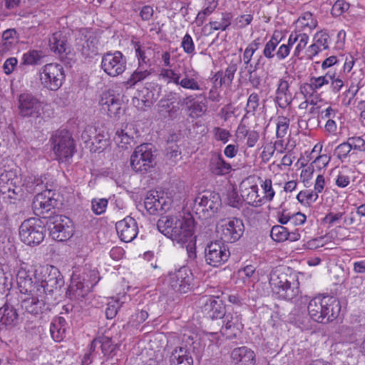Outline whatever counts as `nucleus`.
<instances>
[{"mask_svg": "<svg viewBox=\"0 0 365 365\" xmlns=\"http://www.w3.org/2000/svg\"><path fill=\"white\" fill-rule=\"evenodd\" d=\"M269 284L273 294L279 299L292 300L299 293L297 280L280 269L273 270L270 273Z\"/></svg>", "mask_w": 365, "mask_h": 365, "instance_id": "nucleus-1", "label": "nucleus"}, {"mask_svg": "<svg viewBox=\"0 0 365 365\" xmlns=\"http://www.w3.org/2000/svg\"><path fill=\"white\" fill-rule=\"evenodd\" d=\"M160 76L168 83H173L185 89L190 91L202 90L201 85L197 80L198 73L185 66L173 69L163 68L161 71Z\"/></svg>", "mask_w": 365, "mask_h": 365, "instance_id": "nucleus-2", "label": "nucleus"}, {"mask_svg": "<svg viewBox=\"0 0 365 365\" xmlns=\"http://www.w3.org/2000/svg\"><path fill=\"white\" fill-rule=\"evenodd\" d=\"M35 279L38 281V289L53 298L54 289H60L64 284V280L58 269L53 265L41 267L35 270Z\"/></svg>", "mask_w": 365, "mask_h": 365, "instance_id": "nucleus-3", "label": "nucleus"}, {"mask_svg": "<svg viewBox=\"0 0 365 365\" xmlns=\"http://www.w3.org/2000/svg\"><path fill=\"white\" fill-rule=\"evenodd\" d=\"M45 222L36 217L24 220L19 227L21 240L27 245H38L45 237Z\"/></svg>", "mask_w": 365, "mask_h": 365, "instance_id": "nucleus-4", "label": "nucleus"}, {"mask_svg": "<svg viewBox=\"0 0 365 365\" xmlns=\"http://www.w3.org/2000/svg\"><path fill=\"white\" fill-rule=\"evenodd\" d=\"M50 141L53 150L60 160H66L73 157L76 152V145L71 133L66 129L57 130Z\"/></svg>", "mask_w": 365, "mask_h": 365, "instance_id": "nucleus-5", "label": "nucleus"}, {"mask_svg": "<svg viewBox=\"0 0 365 365\" xmlns=\"http://www.w3.org/2000/svg\"><path fill=\"white\" fill-rule=\"evenodd\" d=\"M153 145L148 143L137 146L130 156V165L135 173L145 174L155 165Z\"/></svg>", "mask_w": 365, "mask_h": 365, "instance_id": "nucleus-6", "label": "nucleus"}, {"mask_svg": "<svg viewBox=\"0 0 365 365\" xmlns=\"http://www.w3.org/2000/svg\"><path fill=\"white\" fill-rule=\"evenodd\" d=\"M45 225L48 227L52 238L57 241H66L73 235L71 220L63 215H55L43 217Z\"/></svg>", "mask_w": 365, "mask_h": 365, "instance_id": "nucleus-7", "label": "nucleus"}, {"mask_svg": "<svg viewBox=\"0 0 365 365\" xmlns=\"http://www.w3.org/2000/svg\"><path fill=\"white\" fill-rule=\"evenodd\" d=\"M41 83L43 88L56 91H58L65 80L63 66L58 63H47L39 71Z\"/></svg>", "mask_w": 365, "mask_h": 365, "instance_id": "nucleus-8", "label": "nucleus"}, {"mask_svg": "<svg viewBox=\"0 0 365 365\" xmlns=\"http://www.w3.org/2000/svg\"><path fill=\"white\" fill-rule=\"evenodd\" d=\"M216 231L222 241L232 243L241 238L245 226L242 220L239 218L222 220L217 225Z\"/></svg>", "mask_w": 365, "mask_h": 365, "instance_id": "nucleus-9", "label": "nucleus"}, {"mask_svg": "<svg viewBox=\"0 0 365 365\" xmlns=\"http://www.w3.org/2000/svg\"><path fill=\"white\" fill-rule=\"evenodd\" d=\"M221 205L218 193L205 190L198 194L194 201V208L197 213L203 212L205 217L212 216Z\"/></svg>", "mask_w": 365, "mask_h": 365, "instance_id": "nucleus-10", "label": "nucleus"}, {"mask_svg": "<svg viewBox=\"0 0 365 365\" xmlns=\"http://www.w3.org/2000/svg\"><path fill=\"white\" fill-rule=\"evenodd\" d=\"M126 63V58L120 51H108L102 56L101 68L108 76L116 77L125 71Z\"/></svg>", "mask_w": 365, "mask_h": 365, "instance_id": "nucleus-11", "label": "nucleus"}, {"mask_svg": "<svg viewBox=\"0 0 365 365\" xmlns=\"http://www.w3.org/2000/svg\"><path fill=\"white\" fill-rule=\"evenodd\" d=\"M230 255L229 249L222 241L210 242L205 248V262L214 267H218L225 263Z\"/></svg>", "mask_w": 365, "mask_h": 365, "instance_id": "nucleus-12", "label": "nucleus"}, {"mask_svg": "<svg viewBox=\"0 0 365 365\" xmlns=\"http://www.w3.org/2000/svg\"><path fill=\"white\" fill-rule=\"evenodd\" d=\"M29 294L31 297L22 299L21 303V307L26 312L36 316L51 309V297L40 292H34Z\"/></svg>", "mask_w": 365, "mask_h": 365, "instance_id": "nucleus-13", "label": "nucleus"}, {"mask_svg": "<svg viewBox=\"0 0 365 365\" xmlns=\"http://www.w3.org/2000/svg\"><path fill=\"white\" fill-rule=\"evenodd\" d=\"M19 113L23 118H37L41 115L42 104L31 93H24L19 96Z\"/></svg>", "mask_w": 365, "mask_h": 365, "instance_id": "nucleus-14", "label": "nucleus"}, {"mask_svg": "<svg viewBox=\"0 0 365 365\" xmlns=\"http://www.w3.org/2000/svg\"><path fill=\"white\" fill-rule=\"evenodd\" d=\"M182 223H185V216H163L158 220L157 227L159 232L174 241V239H181L178 232V229H181Z\"/></svg>", "mask_w": 365, "mask_h": 365, "instance_id": "nucleus-15", "label": "nucleus"}, {"mask_svg": "<svg viewBox=\"0 0 365 365\" xmlns=\"http://www.w3.org/2000/svg\"><path fill=\"white\" fill-rule=\"evenodd\" d=\"M171 200L165 197L163 193L155 190L149 191L144 200L146 210L150 215H157L160 211H167L170 209Z\"/></svg>", "mask_w": 365, "mask_h": 365, "instance_id": "nucleus-16", "label": "nucleus"}, {"mask_svg": "<svg viewBox=\"0 0 365 365\" xmlns=\"http://www.w3.org/2000/svg\"><path fill=\"white\" fill-rule=\"evenodd\" d=\"M220 331L228 339L236 338L243 329L242 316L237 312H227L222 317Z\"/></svg>", "mask_w": 365, "mask_h": 365, "instance_id": "nucleus-17", "label": "nucleus"}, {"mask_svg": "<svg viewBox=\"0 0 365 365\" xmlns=\"http://www.w3.org/2000/svg\"><path fill=\"white\" fill-rule=\"evenodd\" d=\"M169 283L172 289L180 293H187L190 289L192 274L186 267H182L169 274Z\"/></svg>", "mask_w": 365, "mask_h": 365, "instance_id": "nucleus-18", "label": "nucleus"}, {"mask_svg": "<svg viewBox=\"0 0 365 365\" xmlns=\"http://www.w3.org/2000/svg\"><path fill=\"white\" fill-rule=\"evenodd\" d=\"M115 229L120 240L125 242H132L138 233L137 222L130 216L117 222Z\"/></svg>", "mask_w": 365, "mask_h": 365, "instance_id": "nucleus-19", "label": "nucleus"}, {"mask_svg": "<svg viewBox=\"0 0 365 365\" xmlns=\"http://www.w3.org/2000/svg\"><path fill=\"white\" fill-rule=\"evenodd\" d=\"M18 178L12 170L5 171L0 175V192L7 195L8 198L16 200L21 189L16 185Z\"/></svg>", "mask_w": 365, "mask_h": 365, "instance_id": "nucleus-20", "label": "nucleus"}, {"mask_svg": "<svg viewBox=\"0 0 365 365\" xmlns=\"http://www.w3.org/2000/svg\"><path fill=\"white\" fill-rule=\"evenodd\" d=\"M33 276L35 277V274L32 271L26 270L23 267L19 269L16 274V282L21 293L30 294L34 292H39L38 281L36 279L34 282Z\"/></svg>", "mask_w": 365, "mask_h": 365, "instance_id": "nucleus-21", "label": "nucleus"}, {"mask_svg": "<svg viewBox=\"0 0 365 365\" xmlns=\"http://www.w3.org/2000/svg\"><path fill=\"white\" fill-rule=\"evenodd\" d=\"M49 46L52 51L58 54L61 58H67L71 53V47L68 42V37L62 31L53 34L49 38Z\"/></svg>", "mask_w": 365, "mask_h": 365, "instance_id": "nucleus-22", "label": "nucleus"}, {"mask_svg": "<svg viewBox=\"0 0 365 365\" xmlns=\"http://www.w3.org/2000/svg\"><path fill=\"white\" fill-rule=\"evenodd\" d=\"M78 41V49L86 58H91L98 53V39L93 34H82Z\"/></svg>", "mask_w": 365, "mask_h": 365, "instance_id": "nucleus-23", "label": "nucleus"}, {"mask_svg": "<svg viewBox=\"0 0 365 365\" xmlns=\"http://www.w3.org/2000/svg\"><path fill=\"white\" fill-rule=\"evenodd\" d=\"M90 292L91 290L89 282L83 280L81 275L73 274L67 289L66 295L71 299H79L85 297Z\"/></svg>", "mask_w": 365, "mask_h": 365, "instance_id": "nucleus-24", "label": "nucleus"}, {"mask_svg": "<svg viewBox=\"0 0 365 365\" xmlns=\"http://www.w3.org/2000/svg\"><path fill=\"white\" fill-rule=\"evenodd\" d=\"M202 311L212 319H221L227 313L222 300L213 297L205 299Z\"/></svg>", "mask_w": 365, "mask_h": 365, "instance_id": "nucleus-25", "label": "nucleus"}, {"mask_svg": "<svg viewBox=\"0 0 365 365\" xmlns=\"http://www.w3.org/2000/svg\"><path fill=\"white\" fill-rule=\"evenodd\" d=\"M208 170L215 176H222L231 172L232 166L224 160L221 153H212L209 160Z\"/></svg>", "mask_w": 365, "mask_h": 365, "instance_id": "nucleus-26", "label": "nucleus"}, {"mask_svg": "<svg viewBox=\"0 0 365 365\" xmlns=\"http://www.w3.org/2000/svg\"><path fill=\"white\" fill-rule=\"evenodd\" d=\"M290 84L285 78H281L275 92L274 102L281 108L285 109L292 104V95L289 91Z\"/></svg>", "mask_w": 365, "mask_h": 365, "instance_id": "nucleus-27", "label": "nucleus"}, {"mask_svg": "<svg viewBox=\"0 0 365 365\" xmlns=\"http://www.w3.org/2000/svg\"><path fill=\"white\" fill-rule=\"evenodd\" d=\"M230 357L235 365H255L256 363L255 352L247 346L235 348Z\"/></svg>", "mask_w": 365, "mask_h": 365, "instance_id": "nucleus-28", "label": "nucleus"}, {"mask_svg": "<svg viewBox=\"0 0 365 365\" xmlns=\"http://www.w3.org/2000/svg\"><path fill=\"white\" fill-rule=\"evenodd\" d=\"M56 205V200H53L51 196H46V193L38 194L33 202V208L36 215H42L43 217H50L46 214L53 210Z\"/></svg>", "mask_w": 365, "mask_h": 365, "instance_id": "nucleus-29", "label": "nucleus"}, {"mask_svg": "<svg viewBox=\"0 0 365 365\" xmlns=\"http://www.w3.org/2000/svg\"><path fill=\"white\" fill-rule=\"evenodd\" d=\"M325 296H318L312 299L307 307L310 317L318 323L324 324V315L325 314L324 302Z\"/></svg>", "mask_w": 365, "mask_h": 365, "instance_id": "nucleus-30", "label": "nucleus"}, {"mask_svg": "<svg viewBox=\"0 0 365 365\" xmlns=\"http://www.w3.org/2000/svg\"><path fill=\"white\" fill-rule=\"evenodd\" d=\"M324 302V324H327L333 322L339 317L341 306L339 299L334 296L325 295Z\"/></svg>", "mask_w": 365, "mask_h": 365, "instance_id": "nucleus-31", "label": "nucleus"}, {"mask_svg": "<svg viewBox=\"0 0 365 365\" xmlns=\"http://www.w3.org/2000/svg\"><path fill=\"white\" fill-rule=\"evenodd\" d=\"M169 365H193V358L186 347L178 346L170 354Z\"/></svg>", "mask_w": 365, "mask_h": 365, "instance_id": "nucleus-32", "label": "nucleus"}, {"mask_svg": "<svg viewBox=\"0 0 365 365\" xmlns=\"http://www.w3.org/2000/svg\"><path fill=\"white\" fill-rule=\"evenodd\" d=\"M175 95V93H170L159 101L160 112L165 118L174 119L178 115L179 107L173 104Z\"/></svg>", "mask_w": 365, "mask_h": 365, "instance_id": "nucleus-33", "label": "nucleus"}, {"mask_svg": "<svg viewBox=\"0 0 365 365\" xmlns=\"http://www.w3.org/2000/svg\"><path fill=\"white\" fill-rule=\"evenodd\" d=\"M0 322L7 327H14L19 323L17 310L11 305L5 304L0 308Z\"/></svg>", "mask_w": 365, "mask_h": 365, "instance_id": "nucleus-34", "label": "nucleus"}, {"mask_svg": "<svg viewBox=\"0 0 365 365\" xmlns=\"http://www.w3.org/2000/svg\"><path fill=\"white\" fill-rule=\"evenodd\" d=\"M182 226H181V229H178V233L180 235L179 239H174L175 242L180 245L182 247H184V245L186 244V242L188 240H191L195 236L194 235V228H195V220L192 216L185 217V223H182Z\"/></svg>", "mask_w": 365, "mask_h": 365, "instance_id": "nucleus-35", "label": "nucleus"}, {"mask_svg": "<svg viewBox=\"0 0 365 365\" xmlns=\"http://www.w3.org/2000/svg\"><path fill=\"white\" fill-rule=\"evenodd\" d=\"M19 41V34L15 29H9L2 34V43H0V53L4 54L12 49Z\"/></svg>", "mask_w": 365, "mask_h": 365, "instance_id": "nucleus-36", "label": "nucleus"}, {"mask_svg": "<svg viewBox=\"0 0 365 365\" xmlns=\"http://www.w3.org/2000/svg\"><path fill=\"white\" fill-rule=\"evenodd\" d=\"M257 185H252L242 190V197L251 206L259 207L262 205L263 199L258 195Z\"/></svg>", "mask_w": 365, "mask_h": 365, "instance_id": "nucleus-37", "label": "nucleus"}, {"mask_svg": "<svg viewBox=\"0 0 365 365\" xmlns=\"http://www.w3.org/2000/svg\"><path fill=\"white\" fill-rule=\"evenodd\" d=\"M114 140L119 147L127 148V145L133 140L131 128L128 125H126L124 128L116 130Z\"/></svg>", "mask_w": 365, "mask_h": 365, "instance_id": "nucleus-38", "label": "nucleus"}, {"mask_svg": "<svg viewBox=\"0 0 365 365\" xmlns=\"http://www.w3.org/2000/svg\"><path fill=\"white\" fill-rule=\"evenodd\" d=\"M131 44L133 46L135 56L138 58L140 67L149 64L150 58L147 56V52L150 51V48L142 44L139 41L134 39L131 40Z\"/></svg>", "mask_w": 365, "mask_h": 365, "instance_id": "nucleus-39", "label": "nucleus"}, {"mask_svg": "<svg viewBox=\"0 0 365 365\" xmlns=\"http://www.w3.org/2000/svg\"><path fill=\"white\" fill-rule=\"evenodd\" d=\"M90 150L93 153H101L103 151L108 145V137L106 133L103 131L94 133Z\"/></svg>", "mask_w": 365, "mask_h": 365, "instance_id": "nucleus-40", "label": "nucleus"}, {"mask_svg": "<svg viewBox=\"0 0 365 365\" xmlns=\"http://www.w3.org/2000/svg\"><path fill=\"white\" fill-rule=\"evenodd\" d=\"M97 344H100L101 347L102 352L104 355H109L111 357L115 355V345H114L111 339L108 336H103L100 339H95L92 341L91 344V350H94Z\"/></svg>", "mask_w": 365, "mask_h": 365, "instance_id": "nucleus-41", "label": "nucleus"}, {"mask_svg": "<svg viewBox=\"0 0 365 365\" xmlns=\"http://www.w3.org/2000/svg\"><path fill=\"white\" fill-rule=\"evenodd\" d=\"M150 72L147 69L144 68V66L140 67L133 71L130 78L124 82L125 86L128 88H132L135 85H136L138 82H140L145 79L148 76H150Z\"/></svg>", "mask_w": 365, "mask_h": 365, "instance_id": "nucleus-42", "label": "nucleus"}, {"mask_svg": "<svg viewBox=\"0 0 365 365\" xmlns=\"http://www.w3.org/2000/svg\"><path fill=\"white\" fill-rule=\"evenodd\" d=\"M232 18L233 16L231 12H222L220 21H211L209 24L212 30L225 31L231 25Z\"/></svg>", "mask_w": 365, "mask_h": 365, "instance_id": "nucleus-43", "label": "nucleus"}, {"mask_svg": "<svg viewBox=\"0 0 365 365\" xmlns=\"http://www.w3.org/2000/svg\"><path fill=\"white\" fill-rule=\"evenodd\" d=\"M278 37L279 34H277L276 32H274L271 38L265 44L264 48L263 50V55L267 58L270 59L274 56V51H275L277 45L281 41V39H279Z\"/></svg>", "mask_w": 365, "mask_h": 365, "instance_id": "nucleus-44", "label": "nucleus"}, {"mask_svg": "<svg viewBox=\"0 0 365 365\" xmlns=\"http://www.w3.org/2000/svg\"><path fill=\"white\" fill-rule=\"evenodd\" d=\"M288 229L282 225H274L272 227L270 231V237L277 242H282L287 240Z\"/></svg>", "mask_w": 365, "mask_h": 365, "instance_id": "nucleus-45", "label": "nucleus"}, {"mask_svg": "<svg viewBox=\"0 0 365 365\" xmlns=\"http://www.w3.org/2000/svg\"><path fill=\"white\" fill-rule=\"evenodd\" d=\"M259 105V96L258 93H252L247 99V105L245 107L246 115H255L257 108Z\"/></svg>", "mask_w": 365, "mask_h": 365, "instance_id": "nucleus-46", "label": "nucleus"}, {"mask_svg": "<svg viewBox=\"0 0 365 365\" xmlns=\"http://www.w3.org/2000/svg\"><path fill=\"white\" fill-rule=\"evenodd\" d=\"M289 119L285 116L277 118L276 135L277 138H283L288 133Z\"/></svg>", "mask_w": 365, "mask_h": 365, "instance_id": "nucleus-47", "label": "nucleus"}, {"mask_svg": "<svg viewBox=\"0 0 365 365\" xmlns=\"http://www.w3.org/2000/svg\"><path fill=\"white\" fill-rule=\"evenodd\" d=\"M206 110L207 106L204 103L195 101L187 111L190 118H197L202 116Z\"/></svg>", "mask_w": 365, "mask_h": 365, "instance_id": "nucleus-48", "label": "nucleus"}, {"mask_svg": "<svg viewBox=\"0 0 365 365\" xmlns=\"http://www.w3.org/2000/svg\"><path fill=\"white\" fill-rule=\"evenodd\" d=\"M42 57L41 51L32 50L24 54L23 61L25 64L34 65L38 64Z\"/></svg>", "mask_w": 365, "mask_h": 365, "instance_id": "nucleus-49", "label": "nucleus"}, {"mask_svg": "<svg viewBox=\"0 0 365 365\" xmlns=\"http://www.w3.org/2000/svg\"><path fill=\"white\" fill-rule=\"evenodd\" d=\"M237 70V63H231L225 69V71L224 72L222 71V83H225V85L230 86L232 84Z\"/></svg>", "mask_w": 365, "mask_h": 365, "instance_id": "nucleus-50", "label": "nucleus"}, {"mask_svg": "<svg viewBox=\"0 0 365 365\" xmlns=\"http://www.w3.org/2000/svg\"><path fill=\"white\" fill-rule=\"evenodd\" d=\"M351 147L349 143V141L344 142L339 144L334 150V155L341 160H343L344 158H347L351 151Z\"/></svg>", "mask_w": 365, "mask_h": 365, "instance_id": "nucleus-51", "label": "nucleus"}, {"mask_svg": "<svg viewBox=\"0 0 365 365\" xmlns=\"http://www.w3.org/2000/svg\"><path fill=\"white\" fill-rule=\"evenodd\" d=\"M318 197V195L314 192L306 190L300 191L297 195V199L301 203L309 204L312 202H315Z\"/></svg>", "mask_w": 365, "mask_h": 365, "instance_id": "nucleus-52", "label": "nucleus"}, {"mask_svg": "<svg viewBox=\"0 0 365 365\" xmlns=\"http://www.w3.org/2000/svg\"><path fill=\"white\" fill-rule=\"evenodd\" d=\"M334 76V74L330 75L327 73L326 75L319 77H311L310 81L313 84L312 87H314V89L317 91L324 85H327L329 83V79H332Z\"/></svg>", "mask_w": 365, "mask_h": 365, "instance_id": "nucleus-53", "label": "nucleus"}, {"mask_svg": "<svg viewBox=\"0 0 365 365\" xmlns=\"http://www.w3.org/2000/svg\"><path fill=\"white\" fill-rule=\"evenodd\" d=\"M92 210L96 215H101L106 212L108 200L106 198L93 199L91 202Z\"/></svg>", "mask_w": 365, "mask_h": 365, "instance_id": "nucleus-54", "label": "nucleus"}, {"mask_svg": "<svg viewBox=\"0 0 365 365\" xmlns=\"http://www.w3.org/2000/svg\"><path fill=\"white\" fill-rule=\"evenodd\" d=\"M81 276L82 277L83 280L89 282L91 290H92L93 287L100 280L98 272L96 270H89L88 272H83Z\"/></svg>", "mask_w": 365, "mask_h": 365, "instance_id": "nucleus-55", "label": "nucleus"}, {"mask_svg": "<svg viewBox=\"0 0 365 365\" xmlns=\"http://www.w3.org/2000/svg\"><path fill=\"white\" fill-rule=\"evenodd\" d=\"M349 8V4L343 0H337L333 5L331 14L334 16H339Z\"/></svg>", "mask_w": 365, "mask_h": 365, "instance_id": "nucleus-56", "label": "nucleus"}, {"mask_svg": "<svg viewBox=\"0 0 365 365\" xmlns=\"http://www.w3.org/2000/svg\"><path fill=\"white\" fill-rule=\"evenodd\" d=\"M181 47L184 52L188 55H193L195 53V44L190 34H186L184 36L181 42Z\"/></svg>", "mask_w": 365, "mask_h": 365, "instance_id": "nucleus-57", "label": "nucleus"}, {"mask_svg": "<svg viewBox=\"0 0 365 365\" xmlns=\"http://www.w3.org/2000/svg\"><path fill=\"white\" fill-rule=\"evenodd\" d=\"M253 20V16L252 14H242L234 20V25L238 29H244L247 26L250 25Z\"/></svg>", "mask_w": 365, "mask_h": 365, "instance_id": "nucleus-58", "label": "nucleus"}, {"mask_svg": "<svg viewBox=\"0 0 365 365\" xmlns=\"http://www.w3.org/2000/svg\"><path fill=\"white\" fill-rule=\"evenodd\" d=\"M214 138L217 141H222L223 143L228 142L231 136L229 130L221 128L220 127H215L213 128Z\"/></svg>", "mask_w": 365, "mask_h": 365, "instance_id": "nucleus-59", "label": "nucleus"}, {"mask_svg": "<svg viewBox=\"0 0 365 365\" xmlns=\"http://www.w3.org/2000/svg\"><path fill=\"white\" fill-rule=\"evenodd\" d=\"M351 149L359 150L360 152H365V140L361 136L350 137L348 139Z\"/></svg>", "mask_w": 365, "mask_h": 365, "instance_id": "nucleus-60", "label": "nucleus"}, {"mask_svg": "<svg viewBox=\"0 0 365 365\" xmlns=\"http://www.w3.org/2000/svg\"><path fill=\"white\" fill-rule=\"evenodd\" d=\"M329 36L327 33L322 31L317 33L314 37V40L319 47L322 46L323 49L326 50L329 48Z\"/></svg>", "mask_w": 365, "mask_h": 365, "instance_id": "nucleus-61", "label": "nucleus"}, {"mask_svg": "<svg viewBox=\"0 0 365 365\" xmlns=\"http://www.w3.org/2000/svg\"><path fill=\"white\" fill-rule=\"evenodd\" d=\"M50 333L55 341L60 342L66 336V329H58L55 324H51Z\"/></svg>", "mask_w": 365, "mask_h": 365, "instance_id": "nucleus-62", "label": "nucleus"}, {"mask_svg": "<svg viewBox=\"0 0 365 365\" xmlns=\"http://www.w3.org/2000/svg\"><path fill=\"white\" fill-rule=\"evenodd\" d=\"M119 308L120 303L118 301H111L108 302L105 312L106 318L108 319L114 318L116 316Z\"/></svg>", "mask_w": 365, "mask_h": 365, "instance_id": "nucleus-63", "label": "nucleus"}, {"mask_svg": "<svg viewBox=\"0 0 365 365\" xmlns=\"http://www.w3.org/2000/svg\"><path fill=\"white\" fill-rule=\"evenodd\" d=\"M118 100V99L116 98L113 94H111L109 92H106L101 96L100 104L102 106L103 109L106 110L111 104H113L114 102H116Z\"/></svg>", "mask_w": 365, "mask_h": 365, "instance_id": "nucleus-64", "label": "nucleus"}]
</instances>
